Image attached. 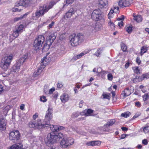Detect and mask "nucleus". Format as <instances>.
<instances>
[{"label":"nucleus","instance_id":"1","mask_svg":"<svg viewBox=\"0 0 149 149\" xmlns=\"http://www.w3.org/2000/svg\"><path fill=\"white\" fill-rule=\"evenodd\" d=\"M63 137V134L61 133H58L56 134L53 133H49L47 134L45 142L46 143L52 144L58 141L60 139H62Z\"/></svg>","mask_w":149,"mask_h":149},{"label":"nucleus","instance_id":"2","mask_svg":"<svg viewBox=\"0 0 149 149\" xmlns=\"http://www.w3.org/2000/svg\"><path fill=\"white\" fill-rule=\"evenodd\" d=\"M13 58V54H7L3 57L1 61L0 66L5 70H6L9 67L12 60Z\"/></svg>","mask_w":149,"mask_h":149},{"label":"nucleus","instance_id":"3","mask_svg":"<svg viewBox=\"0 0 149 149\" xmlns=\"http://www.w3.org/2000/svg\"><path fill=\"white\" fill-rule=\"evenodd\" d=\"M70 42L72 46H77L81 44L84 40V36L80 33L75 34L70 36Z\"/></svg>","mask_w":149,"mask_h":149},{"label":"nucleus","instance_id":"4","mask_svg":"<svg viewBox=\"0 0 149 149\" xmlns=\"http://www.w3.org/2000/svg\"><path fill=\"white\" fill-rule=\"evenodd\" d=\"M52 109L49 107L46 112L45 118L42 123L45 128H47L50 126L49 121L52 118Z\"/></svg>","mask_w":149,"mask_h":149},{"label":"nucleus","instance_id":"5","mask_svg":"<svg viewBox=\"0 0 149 149\" xmlns=\"http://www.w3.org/2000/svg\"><path fill=\"white\" fill-rule=\"evenodd\" d=\"M45 38L42 35L39 36L34 41L33 47L34 50L37 52L39 51L45 41Z\"/></svg>","mask_w":149,"mask_h":149},{"label":"nucleus","instance_id":"6","mask_svg":"<svg viewBox=\"0 0 149 149\" xmlns=\"http://www.w3.org/2000/svg\"><path fill=\"white\" fill-rule=\"evenodd\" d=\"M91 16L92 19L95 21H97L104 19L103 13L99 8L93 11Z\"/></svg>","mask_w":149,"mask_h":149},{"label":"nucleus","instance_id":"7","mask_svg":"<svg viewBox=\"0 0 149 149\" xmlns=\"http://www.w3.org/2000/svg\"><path fill=\"white\" fill-rule=\"evenodd\" d=\"M29 125L30 127L39 129L45 128L44 125L42 123L41 120L40 119H39L37 121L35 120H31L29 123Z\"/></svg>","mask_w":149,"mask_h":149},{"label":"nucleus","instance_id":"8","mask_svg":"<svg viewBox=\"0 0 149 149\" xmlns=\"http://www.w3.org/2000/svg\"><path fill=\"white\" fill-rule=\"evenodd\" d=\"M28 56L27 53L25 54L13 66V68L14 70L18 69L21 65L25 62V60L27 59Z\"/></svg>","mask_w":149,"mask_h":149},{"label":"nucleus","instance_id":"9","mask_svg":"<svg viewBox=\"0 0 149 149\" xmlns=\"http://www.w3.org/2000/svg\"><path fill=\"white\" fill-rule=\"evenodd\" d=\"M9 138L10 140L13 141L18 140L20 139V134L18 130H13L9 133Z\"/></svg>","mask_w":149,"mask_h":149},{"label":"nucleus","instance_id":"10","mask_svg":"<svg viewBox=\"0 0 149 149\" xmlns=\"http://www.w3.org/2000/svg\"><path fill=\"white\" fill-rule=\"evenodd\" d=\"M24 27L23 24H20L15 26V29L13 30V36L15 38H17L23 31Z\"/></svg>","mask_w":149,"mask_h":149},{"label":"nucleus","instance_id":"11","mask_svg":"<svg viewBox=\"0 0 149 149\" xmlns=\"http://www.w3.org/2000/svg\"><path fill=\"white\" fill-rule=\"evenodd\" d=\"M108 0H98L97 5L100 9L105 8L108 6Z\"/></svg>","mask_w":149,"mask_h":149},{"label":"nucleus","instance_id":"12","mask_svg":"<svg viewBox=\"0 0 149 149\" xmlns=\"http://www.w3.org/2000/svg\"><path fill=\"white\" fill-rule=\"evenodd\" d=\"M47 13L43 6L40 7L39 10H37L35 13V16L37 18L41 16H43L44 14Z\"/></svg>","mask_w":149,"mask_h":149},{"label":"nucleus","instance_id":"13","mask_svg":"<svg viewBox=\"0 0 149 149\" xmlns=\"http://www.w3.org/2000/svg\"><path fill=\"white\" fill-rule=\"evenodd\" d=\"M57 2V1L55 0H52L49 2L48 6H47L46 4L43 5L42 6L45 8V11H46L47 12L49 9L52 8L53 6L56 4Z\"/></svg>","mask_w":149,"mask_h":149},{"label":"nucleus","instance_id":"14","mask_svg":"<svg viewBox=\"0 0 149 149\" xmlns=\"http://www.w3.org/2000/svg\"><path fill=\"white\" fill-rule=\"evenodd\" d=\"M149 78V73H146L143 74L141 77H138V78L136 77V78H134L133 79V82L134 83H136L137 82L136 80L139 79L138 81H141L143 80Z\"/></svg>","mask_w":149,"mask_h":149},{"label":"nucleus","instance_id":"15","mask_svg":"<svg viewBox=\"0 0 149 149\" xmlns=\"http://www.w3.org/2000/svg\"><path fill=\"white\" fill-rule=\"evenodd\" d=\"M118 5L121 8L127 7L130 5V3L127 0H120L118 2Z\"/></svg>","mask_w":149,"mask_h":149},{"label":"nucleus","instance_id":"16","mask_svg":"<svg viewBox=\"0 0 149 149\" xmlns=\"http://www.w3.org/2000/svg\"><path fill=\"white\" fill-rule=\"evenodd\" d=\"M6 121L4 118H0V130H4L6 129Z\"/></svg>","mask_w":149,"mask_h":149},{"label":"nucleus","instance_id":"17","mask_svg":"<svg viewBox=\"0 0 149 149\" xmlns=\"http://www.w3.org/2000/svg\"><path fill=\"white\" fill-rule=\"evenodd\" d=\"M74 10L73 8H71L64 15V18H68L70 17L72 15L74 14Z\"/></svg>","mask_w":149,"mask_h":149},{"label":"nucleus","instance_id":"18","mask_svg":"<svg viewBox=\"0 0 149 149\" xmlns=\"http://www.w3.org/2000/svg\"><path fill=\"white\" fill-rule=\"evenodd\" d=\"M101 142L99 141H90L86 143V145L89 146H99L100 145Z\"/></svg>","mask_w":149,"mask_h":149},{"label":"nucleus","instance_id":"19","mask_svg":"<svg viewBox=\"0 0 149 149\" xmlns=\"http://www.w3.org/2000/svg\"><path fill=\"white\" fill-rule=\"evenodd\" d=\"M23 146V145L21 143H19L12 145L8 149H22Z\"/></svg>","mask_w":149,"mask_h":149},{"label":"nucleus","instance_id":"20","mask_svg":"<svg viewBox=\"0 0 149 149\" xmlns=\"http://www.w3.org/2000/svg\"><path fill=\"white\" fill-rule=\"evenodd\" d=\"M131 94V92L130 90L128 88L125 89L124 91H123L121 95H123L124 98L130 95Z\"/></svg>","mask_w":149,"mask_h":149},{"label":"nucleus","instance_id":"21","mask_svg":"<svg viewBox=\"0 0 149 149\" xmlns=\"http://www.w3.org/2000/svg\"><path fill=\"white\" fill-rule=\"evenodd\" d=\"M56 38V36L53 34H51L47 39V43H49L51 45Z\"/></svg>","mask_w":149,"mask_h":149},{"label":"nucleus","instance_id":"22","mask_svg":"<svg viewBox=\"0 0 149 149\" xmlns=\"http://www.w3.org/2000/svg\"><path fill=\"white\" fill-rule=\"evenodd\" d=\"M60 99L62 102L65 103L69 99L68 95L65 93H64L60 96Z\"/></svg>","mask_w":149,"mask_h":149},{"label":"nucleus","instance_id":"23","mask_svg":"<svg viewBox=\"0 0 149 149\" xmlns=\"http://www.w3.org/2000/svg\"><path fill=\"white\" fill-rule=\"evenodd\" d=\"M45 66L44 65L41 64V67L38 68L36 72H34V75L35 76H36L39 75L43 70Z\"/></svg>","mask_w":149,"mask_h":149},{"label":"nucleus","instance_id":"24","mask_svg":"<svg viewBox=\"0 0 149 149\" xmlns=\"http://www.w3.org/2000/svg\"><path fill=\"white\" fill-rule=\"evenodd\" d=\"M133 16L134 20L136 22L139 23L142 21V18L141 15H134V14Z\"/></svg>","mask_w":149,"mask_h":149},{"label":"nucleus","instance_id":"25","mask_svg":"<svg viewBox=\"0 0 149 149\" xmlns=\"http://www.w3.org/2000/svg\"><path fill=\"white\" fill-rule=\"evenodd\" d=\"M68 144L67 142V139L65 140L63 139L60 143V145L63 148H66L68 147Z\"/></svg>","mask_w":149,"mask_h":149},{"label":"nucleus","instance_id":"26","mask_svg":"<svg viewBox=\"0 0 149 149\" xmlns=\"http://www.w3.org/2000/svg\"><path fill=\"white\" fill-rule=\"evenodd\" d=\"M50 127L51 131L53 132H57L58 131V126L52 125L50 124V126L49 127Z\"/></svg>","mask_w":149,"mask_h":149},{"label":"nucleus","instance_id":"27","mask_svg":"<svg viewBox=\"0 0 149 149\" xmlns=\"http://www.w3.org/2000/svg\"><path fill=\"white\" fill-rule=\"evenodd\" d=\"M10 109V106L8 105L4 108L2 109V112H3V116H6L7 115V114Z\"/></svg>","mask_w":149,"mask_h":149},{"label":"nucleus","instance_id":"28","mask_svg":"<svg viewBox=\"0 0 149 149\" xmlns=\"http://www.w3.org/2000/svg\"><path fill=\"white\" fill-rule=\"evenodd\" d=\"M115 122V121L114 119L108 121L107 124L104 125V127H107L108 126H112Z\"/></svg>","mask_w":149,"mask_h":149},{"label":"nucleus","instance_id":"29","mask_svg":"<svg viewBox=\"0 0 149 149\" xmlns=\"http://www.w3.org/2000/svg\"><path fill=\"white\" fill-rule=\"evenodd\" d=\"M102 48H99L97 49L96 53L93 54V55H94L96 56L97 57H100V55L102 53Z\"/></svg>","mask_w":149,"mask_h":149},{"label":"nucleus","instance_id":"30","mask_svg":"<svg viewBox=\"0 0 149 149\" xmlns=\"http://www.w3.org/2000/svg\"><path fill=\"white\" fill-rule=\"evenodd\" d=\"M126 31L129 33H131L132 31V25H128L125 27Z\"/></svg>","mask_w":149,"mask_h":149},{"label":"nucleus","instance_id":"31","mask_svg":"<svg viewBox=\"0 0 149 149\" xmlns=\"http://www.w3.org/2000/svg\"><path fill=\"white\" fill-rule=\"evenodd\" d=\"M28 15V13H26L25 14H24L20 16V17H15L14 19V21L15 22H16L18 20L21 19H22L24 18L25 17Z\"/></svg>","mask_w":149,"mask_h":149},{"label":"nucleus","instance_id":"32","mask_svg":"<svg viewBox=\"0 0 149 149\" xmlns=\"http://www.w3.org/2000/svg\"><path fill=\"white\" fill-rule=\"evenodd\" d=\"M132 69L133 70L134 73L136 74H140L141 72H140V70L139 68V67L134 66L132 67Z\"/></svg>","mask_w":149,"mask_h":149},{"label":"nucleus","instance_id":"33","mask_svg":"<svg viewBox=\"0 0 149 149\" xmlns=\"http://www.w3.org/2000/svg\"><path fill=\"white\" fill-rule=\"evenodd\" d=\"M86 110V116H91L94 111L93 110L90 109Z\"/></svg>","mask_w":149,"mask_h":149},{"label":"nucleus","instance_id":"34","mask_svg":"<svg viewBox=\"0 0 149 149\" xmlns=\"http://www.w3.org/2000/svg\"><path fill=\"white\" fill-rule=\"evenodd\" d=\"M83 56L84 54L83 53H81L79 54L74 56L72 59V60L73 61H75L77 59H79Z\"/></svg>","mask_w":149,"mask_h":149},{"label":"nucleus","instance_id":"35","mask_svg":"<svg viewBox=\"0 0 149 149\" xmlns=\"http://www.w3.org/2000/svg\"><path fill=\"white\" fill-rule=\"evenodd\" d=\"M67 142L68 144V146L72 145L74 142V139L71 138H69L67 139Z\"/></svg>","mask_w":149,"mask_h":149},{"label":"nucleus","instance_id":"36","mask_svg":"<svg viewBox=\"0 0 149 149\" xmlns=\"http://www.w3.org/2000/svg\"><path fill=\"white\" fill-rule=\"evenodd\" d=\"M120 46L121 49L124 52L126 51L127 49V47L126 45L123 42H121Z\"/></svg>","mask_w":149,"mask_h":149},{"label":"nucleus","instance_id":"37","mask_svg":"<svg viewBox=\"0 0 149 149\" xmlns=\"http://www.w3.org/2000/svg\"><path fill=\"white\" fill-rule=\"evenodd\" d=\"M141 54L142 55L144 53L146 52L147 50V48L144 46H143L141 48Z\"/></svg>","mask_w":149,"mask_h":149},{"label":"nucleus","instance_id":"38","mask_svg":"<svg viewBox=\"0 0 149 149\" xmlns=\"http://www.w3.org/2000/svg\"><path fill=\"white\" fill-rule=\"evenodd\" d=\"M131 115V113L129 111H127L125 112L124 113H122L121 114V116L122 117H124L125 118H127L129 116Z\"/></svg>","mask_w":149,"mask_h":149},{"label":"nucleus","instance_id":"39","mask_svg":"<svg viewBox=\"0 0 149 149\" xmlns=\"http://www.w3.org/2000/svg\"><path fill=\"white\" fill-rule=\"evenodd\" d=\"M110 93H103L102 96H103V98L104 99H110Z\"/></svg>","mask_w":149,"mask_h":149},{"label":"nucleus","instance_id":"40","mask_svg":"<svg viewBox=\"0 0 149 149\" xmlns=\"http://www.w3.org/2000/svg\"><path fill=\"white\" fill-rule=\"evenodd\" d=\"M108 24L109 26H110L112 29H114L115 24L114 23L111 22V20L109 22Z\"/></svg>","mask_w":149,"mask_h":149},{"label":"nucleus","instance_id":"41","mask_svg":"<svg viewBox=\"0 0 149 149\" xmlns=\"http://www.w3.org/2000/svg\"><path fill=\"white\" fill-rule=\"evenodd\" d=\"M143 100L146 101L148 98H149V95L147 94H145L143 96Z\"/></svg>","mask_w":149,"mask_h":149},{"label":"nucleus","instance_id":"42","mask_svg":"<svg viewBox=\"0 0 149 149\" xmlns=\"http://www.w3.org/2000/svg\"><path fill=\"white\" fill-rule=\"evenodd\" d=\"M113 8L114 10L115 13L117 14L119 13V7L118 6H114Z\"/></svg>","mask_w":149,"mask_h":149},{"label":"nucleus","instance_id":"43","mask_svg":"<svg viewBox=\"0 0 149 149\" xmlns=\"http://www.w3.org/2000/svg\"><path fill=\"white\" fill-rule=\"evenodd\" d=\"M79 115V113L75 112L72 113V118H76Z\"/></svg>","mask_w":149,"mask_h":149},{"label":"nucleus","instance_id":"44","mask_svg":"<svg viewBox=\"0 0 149 149\" xmlns=\"http://www.w3.org/2000/svg\"><path fill=\"white\" fill-rule=\"evenodd\" d=\"M40 100L43 102H45L47 101V99L45 96H43L40 97Z\"/></svg>","mask_w":149,"mask_h":149},{"label":"nucleus","instance_id":"45","mask_svg":"<svg viewBox=\"0 0 149 149\" xmlns=\"http://www.w3.org/2000/svg\"><path fill=\"white\" fill-rule=\"evenodd\" d=\"M107 78L108 80L109 81H111L113 78L112 75L111 73L108 74L107 75Z\"/></svg>","mask_w":149,"mask_h":149},{"label":"nucleus","instance_id":"46","mask_svg":"<svg viewBox=\"0 0 149 149\" xmlns=\"http://www.w3.org/2000/svg\"><path fill=\"white\" fill-rule=\"evenodd\" d=\"M75 0H66V3L65 5L68 6L69 4L72 3Z\"/></svg>","mask_w":149,"mask_h":149},{"label":"nucleus","instance_id":"47","mask_svg":"<svg viewBox=\"0 0 149 149\" xmlns=\"http://www.w3.org/2000/svg\"><path fill=\"white\" fill-rule=\"evenodd\" d=\"M86 110H85L81 112H79V115L85 116H86Z\"/></svg>","mask_w":149,"mask_h":149},{"label":"nucleus","instance_id":"48","mask_svg":"<svg viewBox=\"0 0 149 149\" xmlns=\"http://www.w3.org/2000/svg\"><path fill=\"white\" fill-rule=\"evenodd\" d=\"M136 63L140 65L141 62V61L140 60V58L139 57H138L136 59Z\"/></svg>","mask_w":149,"mask_h":149},{"label":"nucleus","instance_id":"49","mask_svg":"<svg viewBox=\"0 0 149 149\" xmlns=\"http://www.w3.org/2000/svg\"><path fill=\"white\" fill-rule=\"evenodd\" d=\"M91 51V49H86L81 53H83L84 54V55L88 53Z\"/></svg>","mask_w":149,"mask_h":149},{"label":"nucleus","instance_id":"50","mask_svg":"<svg viewBox=\"0 0 149 149\" xmlns=\"http://www.w3.org/2000/svg\"><path fill=\"white\" fill-rule=\"evenodd\" d=\"M47 57L46 56H45L43 57V58L42 59L41 61V64H42L44 62H46L47 61L46 60L47 59Z\"/></svg>","mask_w":149,"mask_h":149},{"label":"nucleus","instance_id":"51","mask_svg":"<svg viewBox=\"0 0 149 149\" xmlns=\"http://www.w3.org/2000/svg\"><path fill=\"white\" fill-rule=\"evenodd\" d=\"M149 129V128L148 127H146L143 128V130L145 133H146L148 132Z\"/></svg>","mask_w":149,"mask_h":149},{"label":"nucleus","instance_id":"52","mask_svg":"<svg viewBox=\"0 0 149 149\" xmlns=\"http://www.w3.org/2000/svg\"><path fill=\"white\" fill-rule=\"evenodd\" d=\"M55 89L54 88H52L49 89V94H52L53 92L55 91Z\"/></svg>","mask_w":149,"mask_h":149},{"label":"nucleus","instance_id":"53","mask_svg":"<svg viewBox=\"0 0 149 149\" xmlns=\"http://www.w3.org/2000/svg\"><path fill=\"white\" fill-rule=\"evenodd\" d=\"M128 135L126 134H122L120 136V139H125L127 136Z\"/></svg>","mask_w":149,"mask_h":149},{"label":"nucleus","instance_id":"54","mask_svg":"<svg viewBox=\"0 0 149 149\" xmlns=\"http://www.w3.org/2000/svg\"><path fill=\"white\" fill-rule=\"evenodd\" d=\"M123 22L122 21L119 22L118 23V26L119 27L122 26H123Z\"/></svg>","mask_w":149,"mask_h":149},{"label":"nucleus","instance_id":"55","mask_svg":"<svg viewBox=\"0 0 149 149\" xmlns=\"http://www.w3.org/2000/svg\"><path fill=\"white\" fill-rule=\"evenodd\" d=\"M140 115V113H136V114L133 117L132 119H135L136 118L138 117V116H139Z\"/></svg>","mask_w":149,"mask_h":149},{"label":"nucleus","instance_id":"56","mask_svg":"<svg viewBox=\"0 0 149 149\" xmlns=\"http://www.w3.org/2000/svg\"><path fill=\"white\" fill-rule=\"evenodd\" d=\"M142 143L143 144L146 145L148 143V142L146 139H144V140H143L142 141Z\"/></svg>","mask_w":149,"mask_h":149},{"label":"nucleus","instance_id":"57","mask_svg":"<svg viewBox=\"0 0 149 149\" xmlns=\"http://www.w3.org/2000/svg\"><path fill=\"white\" fill-rule=\"evenodd\" d=\"M113 13H115V11L114 9L113 8H111V9L110 10V12L109 13V15H110V14L112 15Z\"/></svg>","mask_w":149,"mask_h":149},{"label":"nucleus","instance_id":"58","mask_svg":"<svg viewBox=\"0 0 149 149\" xmlns=\"http://www.w3.org/2000/svg\"><path fill=\"white\" fill-rule=\"evenodd\" d=\"M25 105L24 104H22L20 106V109L22 110H24V109Z\"/></svg>","mask_w":149,"mask_h":149},{"label":"nucleus","instance_id":"59","mask_svg":"<svg viewBox=\"0 0 149 149\" xmlns=\"http://www.w3.org/2000/svg\"><path fill=\"white\" fill-rule=\"evenodd\" d=\"M65 129V127L61 126H58V131L60 130H64Z\"/></svg>","mask_w":149,"mask_h":149},{"label":"nucleus","instance_id":"60","mask_svg":"<svg viewBox=\"0 0 149 149\" xmlns=\"http://www.w3.org/2000/svg\"><path fill=\"white\" fill-rule=\"evenodd\" d=\"M63 86V85L61 83H58L57 85V87L59 88H61Z\"/></svg>","mask_w":149,"mask_h":149},{"label":"nucleus","instance_id":"61","mask_svg":"<svg viewBox=\"0 0 149 149\" xmlns=\"http://www.w3.org/2000/svg\"><path fill=\"white\" fill-rule=\"evenodd\" d=\"M21 9H19L17 8H14L13 9V11L14 12L20 11Z\"/></svg>","mask_w":149,"mask_h":149},{"label":"nucleus","instance_id":"62","mask_svg":"<svg viewBox=\"0 0 149 149\" xmlns=\"http://www.w3.org/2000/svg\"><path fill=\"white\" fill-rule=\"evenodd\" d=\"M84 103V101L83 100H81L79 103V107L80 108H81L83 105L82 104Z\"/></svg>","mask_w":149,"mask_h":149},{"label":"nucleus","instance_id":"63","mask_svg":"<svg viewBox=\"0 0 149 149\" xmlns=\"http://www.w3.org/2000/svg\"><path fill=\"white\" fill-rule=\"evenodd\" d=\"M38 115L37 113H35V114L33 116V118L34 119L33 120H35V119L37 118L38 117Z\"/></svg>","mask_w":149,"mask_h":149},{"label":"nucleus","instance_id":"64","mask_svg":"<svg viewBox=\"0 0 149 149\" xmlns=\"http://www.w3.org/2000/svg\"><path fill=\"white\" fill-rule=\"evenodd\" d=\"M135 105L136 106L139 107L141 106V104L139 102H136L135 103Z\"/></svg>","mask_w":149,"mask_h":149}]
</instances>
